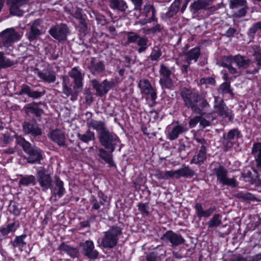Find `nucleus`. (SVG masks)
Returning a JSON list of instances; mask_svg holds the SVG:
<instances>
[{
    "label": "nucleus",
    "instance_id": "nucleus-1",
    "mask_svg": "<svg viewBox=\"0 0 261 261\" xmlns=\"http://www.w3.org/2000/svg\"><path fill=\"white\" fill-rule=\"evenodd\" d=\"M88 127L95 129L97 133V137L100 144L106 149L113 152L116 146L120 144L119 138L107 128L105 122L94 119L88 121Z\"/></svg>",
    "mask_w": 261,
    "mask_h": 261
},
{
    "label": "nucleus",
    "instance_id": "nucleus-2",
    "mask_svg": "<svg viewBox=\"0 0 261 261\" xmlns=\"http://www.w3.org/2000/svg\"><path fill=\"white\" fill-rule=\"evenodd\" d=\"M180 95L185 106L196 113H200L210 106L204 97L188 89H182Z\"/></svg>",
    "mask_w": 261,
    "mask_h": 261
},
{
    "label": "nucleus",
    "instance_id": "nucleus-3",
    "mask_svg": "<svg viewBox=\"0 0 261 261\" xmlns=\"http://www.w3.org/2000/svg\"><path fill=\"white\" fill-rule=\"evenodd\" d=\"M16 143L21 146L24 151L28 154L27 161L29 163L33 164L39 162L42 159L41 151L36 146L32 147L28 141L24 138L15 135Z\"/></svg>",
    "mask_w": 261,
    "mask_h": 261
},
{
    "label": "nucleus",
    "instance_id": "nucleus-4",
    "mask_svg": "<svg viewBox=\"0 0 261 261\" xmlns=\"http://www.w3.org/2000/svg\"><path fill=\"white\" fill-rule=\"evenodd\" d=\"M121 234V231L118 227H113L106 231L102 239L101 245L104 248H112L117 243L118 236Z\"/></svg>",
    "mask_w": 261,
    "mask_h": 261
},
{
    "label": "nucleus",
    "instance_id": "nucleus-5",
    "mask_svg": "<svg viewBox=\"0 0 261 261\" xmlns=\"http://www.w3.org/2000/svg\"><path fill=\"white\" fill-rule=\"evenodd\" d=\"M213 174L217 177V180L223 186H229L235 187L237 182L233 178L227 177V171L221 165H218L213 169Z\"/></svg>",
    "mask_w": 261,
    "mask_h": 261
},
{
    "label": "nucleus",
    "instance_id": "nucleus-6",
    "mask_svg": "<svg viewBox=\"0 0 261 261\" xmlns=\"http://www.w3.org/2000/svg\"><path fill=\"white\" fill-rule=\"evenodd\" d=\"M49 33L53 38L61 41L66 39L68 30L65 24H61L53 27L49 30Z\"/></svg>",
    "mask_w": 261,
    "mask_h": 261
},
{
    "label": "nucleus",
    "instance_id": "nucleus-7",
    "mask_svg": "<svg viewBox=\"0 0 261 261\" xmlns=\"http://www.w3.org/2000/svg\"><path fill=\"white\" fill-rule=\"evenodd\" d=\"M92 86L99 96L106 94L114 85L112 81L104 80L101 83H99L96 80L92 81Z\"/></svg>",
    "mask_w": 261,
    "mask_h": 261
},
{
    "label": "nucleus",
    "instance_id": "nucleus-8",
    "mask_svg": "<svg viewBox=\"0 0 261 261\" xmlns=\"http://www.w3.org/2000/svg\"><path fill=\"white\" fill-rule=\"evenodd\" d=\"M188 130L186 125L177 124L169 127L167 133V138L170 141L176 139L179 136Z\"/></svg>",
    "mask_w": 261,
    "mask_h": 261
},
{
    "label": "nucleus",
    "instance_id": "nucleus-9",
    "mask_svg": "<svg viewBox=\"0 0 261 261\" xmlns=\"http://www.w3.org/2000/svg\"><path fill=\"white\" fill-rule=\"evenodd\" d=\"M83 254L90 258H96L99 254L98 252L94 249V245L92 241H86L80 245Z\"/></svg>",
    "mask_w": 261,
    "mask_h": 261
},
{
    "label": "nucleus",
    "instance_id": "nucleus-10",
    "mask_svg": "<svg viewBox=\"0 0 261 261\" xmlns=\"http://www.w3.org/2000/svg\"><path fill=\"white\" fill-rule=\"evenodd\" d=\"M40 19H36L30 23V31L28 35V39L30 41L36 39L42 34L43 28Z\"/></svg>",
    "mask_w": 261,
    "mask_h": 261
},
{
    "label": "nucleus",
    "instance_id": "nucleus-11",
    "mask_svg": "<svg viewBox=\"0 0 261 261\" xmlns=\"http://www.w3.org/2000/svg\"><path fill=\"white\" fill-rule=\"evenodd\" d=\"M138 87L141 93L145 94L148 97H150L152 100L156 99V92L148 80L146 79L140 80Z\"/></svg>",
    "mask_w": 261,
    "mask_h": 261
},
{
    "label": "nucleus",
    "instance_id": "nucleus-12",
    "mask_svg": "<svg viewBox=\"0 0 261 261\" xmlns=\"http://www.w3.org/2000/svg\"><path fill=\"white\" fill-rule=\"evenodd\" d=\"M214 103V108L216 113L221 116L230 117L229 110L222 98L215 96Z\"/></svg>",
    "mask_w": 261,
    "mask_h": 261
},
{
    "label": "nucleus",
    "instance_id": "nucleus-13",
    "mask_svg": "<svg viewBox=\"0 0 261 261\" xmlns=\"http://www.w3.org/2000/svg\"><path fill=\"white\" fill-rule=\"evenodd\" d=\"M29 0H7V3L10 6V13L16 16H21L23 11L19 7L27 4Z\"/></svg>",
    "mask_w": 261,
    "mask_h": 261
},
{
    "label": "nucleus",
    "instance_id": "nucleus-14",
    "mask_svg": "<svg viewBox=\"0 0 261 261\" xmlns=\"http://www.w3.org/2000/svg\"><path fill=\"white\" fill-rule=\"evenodd\" d=\"M241 137L240 133L238 129L230 130L226 135H223L224 140L223 142L225 147L227 149L231 147L233 143Z\"/></svg>",
    "mask_w": 261,
    "mask_h": 261
},
{
    "label": "nucleus",
    "instance_id": "nucleus-15",
    "mask_svg": "<svg viewBox=\"0 0 261 261\" xmlns=\"http://www.w3.org/2000/svg\"><path fill=\"white\" fill-rule=\"evenodd\" d=\"M1 40L5 45L19 39V35L13 28L8 29L1 33Z\"/></svg>",
    "mask_w": 261,
    "mask_h": 261
},
{
    "label": "nucleus",
    "instance_id": "nucleus-16",
    "mask_svg": "<svg viewBox=\"0 0 261 261\" xmlns=\"http://www.w3.org/2000/svg\"><path fill=\"white\" fill-rule=\"evenodd\" d=\"M70 76L73 79V89L75 90L81 89L83 87V75L77 67L73 68L69 72Z\"/></svg>",
    "mask_w": 261,
    "mask_h": 261
},
{
    "label": "nucleus",
    "instance_id": "nucleus-17",
    "mask_svg": "<svg viewBox=\"0 0 261 261\" xmlns=\"http://www.w3.org/2000/svg\"><path fill=\"white\" fill-rule=\"evenodd\" d=\"M225 60L226 61H229L230 64L233 63H236L238 67L240 68H247L252 63L250 60H246L243 57L240 55L227 56L225 58Z\"/></svg>",
    "mask_w": 261,
    "mask_h": 261
},
{
    "label": "nucleus",
    "instance_id": "nucleus-18",
    "mask_svg": "<svg viewBox=\"0 0 261 261\" xmlns=\"http://www.w3.org/2000/svg\"><path fill=\"white\" fill-rule=\"evenodd\" d=\"M163 239L169 241L173 246H178L184 242V239L180 236L172 231L166 232L163 236Z\"/></svg>",
    "mask_w": 261,
    "mask_h": 261
},
{
    "label": "nucleus",
    "instance_id": "nucleus-19",
    "mask_svg": "<svg viewBox=\"0 0 261 261\" xmlns=\"http://www.w3.org/2000/svg\"><path fill=\"white\" fill-rule=\"evenodd\" d=\"M38 182L44 190L50 188L51 184V179L50 175L46 174L44 171H39L37 172Z\"/></svg>",
    "mask_w": 261,
    "mask_h": 261
},
{
    "label": "nucleus",
    "instance_id": "nucleus-20",
    "mask_svg": "<svg viewBox=\"0 0 261 261\" xmlns=\"http://www.w3.org/2000/svg\"><path fill=\"white\" fill-rule=\"evenodd\" d=\"M23 130L26 134H31L33 136H38L42 134L41 129L36 124L25 122L23 124Z\"/></svg>",
    "mask_w": 261,
    "mask_h": 261
},
{
    "label": "nucleus",
    "instance_id": "nucleus-21",
    "mask_svg": "<svg viewBox=\"0 0 261 261\" xmlns=\"http://www.w3.org/2000/svg\"><path fill=\"white\" fill-rule=\"evenodd\" d=\"M209 0H197L194 1L190 6L191 11L195 13L198 11L208 9L210 6Z\"/></svg>",
    "mask_w": 261,
    "mask_h": 261
},
{
    "label": "nucleus",
    "instance_id": "nucleus-22",
    "mask_svg": "<svg viewBox=\"0 0 261 261\" xmlns=\"http://www.w3.org/2000/svg\"><path fill=\"white\" fill-rule=\"evenodd\" d=\"M48 136L58 145L61 146L65 145V137L61 130L59 129L54 130L49 134Z\"/></svg>",
    "mask_w": 261,
    "mask_h": 261
},
{
    "label": "nucleus",
    "instance_id": "nucleus-23",
    "mask_svg": "<svg viewBox=\"0 0 261 261\" xmlns=\"http://www.w3.org/2000/svg\"><path fill=\"white\" fill-rule=\"evenodd\" d=\"M195 213L199 218L202 217L207 218L210 216L215 211V207H211L206 210H204L202 205L200 203H196L195 205Z\"/></svg>",
    "mask_w": 261,
    "mask_h": 261
},
{
    "label": "nucleus",
    "instance_id": "nucleus-24",
    "mask_svg": "<svg viewBox=\"0 0 261 261\" xmlns=\"http://www.w3.org/2000/svg\"><path fill=\"white\" fill-rule=\"evenodd\" d=\"M37 74L42 81L48 83L54 82L56 79V73L53 71L44 70L38 72Z\"/></svg>",
    "mask_w": 261,
    "mask_h": 261
},
{
    "label": "nucleus",
    "instance_id": "nucleus-25",
    "mask_svg": "<svg viewBox=\"0 0 261 261\" xmlns=\"http://www.w3.org/2000/svg\"><path fill=\"white\" fill-rule=\"evenodd\" d=\"M63 93L67 96L71 95V100L74 101L76 99L78 93L81 89H74V92L71 88L68 86V83H66V80L65 79L63 82Z\"/></svg>",
    "mask_w": 261,
    "mask_h": 261
},
{
    "label": "nucleus",
    "instance_id": "nucleus-26",
    "mask_svg": "<svg viewBox=\"0 0 261 261\" xmlns=\"http://www.w3.org/2000/svg\"><path fill=\"white\" fill-rule=\"evenodd\" d=\"M206 146H201L198 153L194 155L191 161V164H202L206 159Z\"/></svg>",
    "mask_w": 261,
    "mask_h": 261
},
{
    "label": "nucleus",
    "instance_id": "nucleus-27",
    "mask_svg": "<svg viewBox=\"0 0 261 261\" xmlns=\"http://www.w3.org/2000/svg\"><path fill=\"white\" fill-rule=\"evenodd\" d=\"M18 185L19 186H29L36 184V177L32 175H21Z\"/></svg>",
    "mask_w": 261,
    "mask_h": 261
},
{
    "label": "nucleus",
    "instance_id": "nucleus-28",
    "mask_svg": "<svg viewBox=\"0 0 261 261\" xmlns=\"http://www.w3.org/2000/svg\"><path fill=\"white\" fill-rule=\"evenodd\" d=\"M252 153L255 158L257 167L261 168V143L254 144L252 149Z\"/></svg>",
    "mask_w": 261,
    "mask_h": 261
},
{
    "label": "nucleus",
    "instance_id": "nucleus-29",
    "mask_svg": "<svg viewBox=\"0 0 261 261\" xmlns=\"http://www.w3.org/2000/svg\"><path fill=\"white\" fill-rule=\"evenodd\" d=\"M200 49L198 47H195L191 49L189 52H188L185 58V62H189L191 60H194L196 62L200 56Z\"/></svg>",
    "mask_w": 261,
    "mask_h": 261
},
{
    "label": "nucleus",
    "instance_id": "nucleus-30",
    "mask_svg": "<svg viewBox=\"0 0 261 261\" xmlns=\"http://www.w3.org/2000/svg\"><path fill=\"white\" fill-rule=\"evenodd\" d=\"M25 93L28 94L30 97L34 98H38L42 96L43 94V93L38 92L37 91H32L30 88L27 86L23 85L20 91V94Z\"/></svg>",
    "mask_w": 261,
    "mask_h": 261
},
{
    "label": "nucleus",
    "instance_id": "nucleus-31",
    "mask_svg": "<svg viewBox=\"0 0 261 261\" xmlns=\"http://www.w3.org/2000/svg\"><path fill=\"white\" fill-rule=\"evenodd\" d=\"M77 136L80 141L85 143L95 139V134L90 130H88L84 134H78Z\"/></svg>",
    "mask_w": 261,
    "mask_h": 261
},
{
    "label": "nucleus",
    "instance_id": "nucleus-32",
    "mask_svg": "<svg viewBox=\"0 0 261 261\" xmlns=\"http://www.w3.org/2000/svg\"><path fill=\"white\" fill-rule=\"evenodd\" d=\"M89 68L93 74L102 72L105 69L104 65L102 62H95L94 60L91 61Z\"/></svg>",
    "mask_w": 261,
    "mask_h": 261
},
{
    "label": "nucleus",
    "instance_id": "nucleus-33",
    "mask_svg": "<svg viewBox=\"0 0 261 261\" xmlns=\"http://www.w3.org/2000/svg\"><path fill=\"white\" fill-rule=\"evenodd\" d=\"M98 151V155L101 159L104 160L107 163L109 164L111 166L114 165L112 160V154L108 153L103 148H99Z\"/></svg>",
    "mask_w": 261,
    "mask_h": 261
},
{
    "label": "nucleus",
    "instance_id": "nucleus-34",
    "mask_svg": "<svg viewBox=\"0 0 261 261\" xmlns=\"http://www.w3.org/2000/svg\"><path fill=\"white\" fill-rule=\"evenodd\" d=\"M110 7L112 9L123 11L127 8L126 3L123 0H110Z\"/></svg>",
    "mask_w": 261,
    "mask_h": 261
},
{
    "label": "nucleus",
    "instance_id": "nucleus-35",
    "mask_svg": "<svg viewBox=\"0 0 261 261\" xmlns=\"http://www.w3.org/2000/svg\"><path fill=\"white\" fill-rule=\"evenodd\" d=\"M24 109L25 113L28 115L34 114L37 116H40L43 113V111L35 104L28 105L27 107H25Z\"/></svg>",
    "mask_w": 261,
    "mask_h": 261
},
{
    "label": "nucleus",
    "instance_id": "nucleus-36",
    "mask_svg": "<svg viewBox=\"0 0 261 261\" xmlns=\"http://www.w3.org/2000/svg\"><path fill=\"white\" fill-rule=\"evenodd\" d=\"M176 178H180V177L184 176H192L194 175V171L191 169L189 167H184L176 170Z\"/></svg>",
    "mask_w": 261,
    "mask_h": 261
},
{
    "label": "nucleus",
    "instance_id": "nucleus-37",
    "mask_svg": "<svg viewBox=\"0 0 261 261\" xmlns=\"http://www.w3.org/2000/svg\"><path fill=\"white\" fill-rule=\"evenodd\" d=\"M53 195L55 196H58L61 197L64 193V188H63V182L62 181L57 180L56 182V186L52 190Z\"/></svg>",
    "mask_w": 261,
    "mask_h": 261
},
{
    "label": "nucleus",
    "instance_id": "nucleus-38",
    "mask_svg": "<svg viewBox=\"0 0 261 261\" xmlns=\"http://www.w3.org/2000/svg\"><path fill=\"white\" fill-rule=\"evenodd\" d=\"M180 5V0H176L171 5L168 12L166 15L167 17H172L174 16L179 10V7Z\"/></svg>",
    "mask_w": 261,
    "mask_h": 261
},
{
    "label": "nucleus",
    "instance_id": "nucleus-39",
    "mask_svg": "<svg viewBox=\"0 0 261 261\" xmlns=\"http://www.w3.org/2000/svg\"><path fill=\"white\" fill-rule=\"evenodd\" d=\"M221 223V215L220 214H215L207 222V225L208 227L212 228L219 226Z\"/></svg>",
    "mask_w": 261,
    "mask_h": 261
},
{
    "label": "nucleus",
    "instance_id": "nucleus-40",
    "mask_svg": "<svg viewBox=\"0 0 261 261\" xmlns=\"http://www.w3.org/2000/svg\"><path fill=\"white\" fill-rule=\"evenodd\" d=\"M144 11L145 13L146 17L148 16L150 12L151 13V18L148 22H150L152 21H154L155 11L152 5L149 3H146L144 7Z\"/></svg>",
    "mask_w": 261,
    "mask_h": 261
},
{
    "label": "nucleus",
    "instance_id": "nucleus-41",
    "mask_svg": "<svg viewBox=\"0 0 261 261\" xmlns=\"http://www.w3.org/2000/svg\"><path fill=\"white\" fill-rule=\"evenodd\" d=\"M25 237V235L17 237L14 242V246L18 247L21 251H22L26 247V243L23 240Z\"/></svg>",
    "mask_w": 261,
    "mask_h": 261
},
{
    "label": "nucleus",
    "instance_id": "nucleus-42",
    "mask_svg": "<svg viewBox=\"0 0 261 261\" xmlns=\"http://www.w3.org/2000/svg\"><path fill=\"white\" fill-rule=\"evenodd\" d=\"M246 5L245 0H231L230 1V8L231 9H238Z\"/></svg>",
    "mask_w": 261,
    "mask_h": 261
},
{
    "label": "nucleus",
    "instance_id": "nucleus-43",
    "mask_svg": "<svg viewBox=\"0 0 261 261\" xmlns=\"http://www.w3.org/2000/svg\"><path fill=\"white\" fill-rule=\"evenodd\" d=\"M18 225L16 223H12L8 224L5 227H3L0 228V232L3 234L6 235L10 232L14 231L16 230Z\"/></svg>",
    "mask_w": 261,
    "mask_h": 261
},
{
    "label": "nucleus",
    "instance_id": "nucleus-44",
    "mask_svg": "<svg viewBox=\"0 0 261 261\" xmlns=\"http://www.w3.org/2000/svg\"><path fill=\"white\" fill-rule=\"evenodd\" d=\"M147 42L148 40L146 38L140 37L138 40L137 43L139 48L138 49V51L141 53L145 51L147 48Z\"/></svg>",
    "mask_w": 261,
    "mask_h": 261
},
{
    "label": "nucleus",
    "instance_id": "nucleus-45",
    "mask_svg": "<svg viewBox=\"0 0 261 261\" xmlns=\"http://www.w3.org/2000/svg\"><path fill=\"white\" fill-rule=\"evenodd\" d=\"M160 83L163 88H170L173 86V82L171 77H161Z\"/></svg>",
    "mask_w": 261,
    "mask_h": 261
},
{
    "label": "nucleus",
    "instance_id": "nucleus-46",
    "mask_svg": "<svg viewBox=\"0 0 261 261\" xmlns=\"http://www.w3.org/2000/svg\"><path fill=\"white\" fill-rule=\"evenodd\" d=\"M237 197L239 199L247 201H252L255 198L254 196L249 193L241 192L237 194Z\"/></svg>",
    "mask_w": 261,
    "mask_h": 261
},
{
    "label": "nucleus",
    "instance_id": "nucleus-47",
    "mask_svg": "<svg viewBox=\"0 0 261 261\" xmlns=\"http://www.w3.org/2000/svg\"><path fill=\"white\" fill-rule=\"evenodd\" d=\"M160 73L161 77H170L171 71L168 67L165 66L164 64H162L160 66Z\"/></svg>",
    "mask_w": 261,
    "mask_h": 261
},
{
    "label": "nucleus",
    "instance_id": "nucleus-48",
    "mask_svg": "<svg viewBox=\"0 0 261 261\" xmlns=\"http://www.w3.org/2000/svg\"><path fill=\"white\" fill-rule=\"evenodd\" d=\"M12 65V62L4 57L3 54L0 52V69L5 67L11 66Z\"/></svg>",
    "mask_w": 261,
    "mask_h": 261
},
{
    "label": "nucleus",
    "instance_id": "nucleus-49",
    "mask_svg": "<svg viewBox=\"0 0 261 261\" xmlns=\"http://www.w3.org/2000/svg\"><path fill=\"white\" fill-rule=\"evenodd\" d=\"M218 91L222 94L231 93V90L230 89V83L227 82L222 83L220 86Z\"/></svg>",
    "mask_w": 261,
    "mask_h": 261
},
{
    "label": "nucleus",
    "instance_id": "nucleus-50",
    "mask_svg": "<svg viewBox=\"0 0 261 261\" xmlns=\"http://www.w3.org/2000/svg\"><path fill=\"white\" fill-rule=\"evenodd\" d=\"M9 211L10 213L15 215H18L20 212V208L16 203H11L9 206Z\"/></svg>",
    "mask_w": 261,
    "mask_h": 261
},
{
    "label": "nucleus",
    "instance_id": "nucleus-51",
    "mask_svg": "<svg viewBox=\"0 0 261 261\" xmlns=\"http://www.w3.org/2000/svg\"><path fill=\"white\" fill-rule=\"evenodd\" d=\"M161 54L160 49L158 46H155L153 48L151 52L150 58L153 61H156L159 59Z\"/></svg>",
    "mask_w": 261,
    "mask_h": 261
},
{
    "label": "nucleus",
    "instance_id": "nucleus-52",
    "mask_svg": "<svg viewBox=\"0 0 261 261\" xmlns=\"http://www.w3.org/2000/svg\"><path fill=\"white\" fill-rule=\"evenodd\" d=\"M160 177L166 179L169 178H176V170L166 171L161 174Z\"/></svg>",
    "mask_w": 261,
    "mask_h": 261
},
{
    "label": "nucleus",
    "instance_id": "nucleus-53",
    "mask_svg": "<svg viewBox=\"0 0 261 261\" xmlns=\"http://www.w3.org/2000/svg\"><path fill=\"white\" fill-rule=\"evenodd\" d=\"M247 7L245 6L244 7L238 9V10L235 12L233 14V16L237 18L242 17L244 16L247 12Z\"/></svg>",
    "mask_w": 261,
    "mask_h": 261
},
{
    "label": "nucleus",
    "instance_id": "nucleus-54",
    "mask_svg": "<svg viewBox=\"0 0 261 261\" xmlns=\"http://www.w3.org/2000/svg\"><path fill=\"white\" fill-rule=\"evenodd\" d=\"M140 37L135 33H129L127 35V41L128 43L137 42Z\"/></svg>",
    "mask_w": 261,
    "mask_h": 261
},
{
    "label": "nucleus",
    "instance_id": "nucleus-55",
    "mask_svg": "<svg viewBox=\"0 0 261 261\" xmlns=\"http://www.w3.org/2000/svg\"><path fill=\"white\" fill-rule=\"evenodd\" d=\"M253 55L255 57L257 64L261 66V50L258 48H256Z\"/></svg>",
    "mask_w": 261,
    "mask_h": 261
},
{
    "label": "nucleus",
    "instance_id": "nucleus-56",
    "mask_svg": "<svg viewBox=\"0 0 261 261\" xmlns=\"http://www.w3.org/2000/svg\"><path fill=\"white\" fill-rule=\"evenodd\" d=\"M200 83L201 84H210L212 85H215V81L212 77L202 78L200 81Z\"/></svg>",
    "mask_w": 261,
    "mask_h": 261
},
{
    "label": "nucleus",
    "instance_id": "nucleus-57",
    "mask_svg": "<svg viewBox=\"0 0 261 261\" xmlns=\"http://www.w3.org/2000/svg\"><path fill=\"white\" fill-rule=\"evenodd\" d=\"M139 211L146 215L148 214V206L147 203H140L138 205Z\"/></svg>",
    "mask_w": 261,
    "mask_h": 261
},
{
    "label": "nucleus",
    "instance_id": "nucleus-58",
    "mask_svg": "<svg viewBox=\"0 0 261 261\" xmlns=\"http://www.w3.org/2000/svg\"><path fill=\"white\" fill-rule=\"evenodd\" d=\"M200 120V117L196 116L193 119H191L189 121V125L190 127L193 128L196 126V125L199 122Z\"/></svg>",
    "mask_w": 261,
    "mask_h": 261
},
{
    "label": "nucleus",
    "instance_id": "nucleus-59",
    "mask_svg": "<svg viewBox=\"0 0 261 261\" xmlns=\"http://www.w3.org/2000/svg\"><path fill=\"white\" fill-rule=\"evenodd\" d=\"M143 0H132L135 5V9L140 11Z\"/></svg>",
    "mask_w": 261,
    "mask_h": 261
},
{
    "label": "nucleus",
    "instance_id": "nucleus-60",
    "mask_svg": "<svg viewBox=\"0 0 261 261\" xmlns=\"http://www.w3.org/2000/svg\"><path fill=\"white\" fill-rule=\"evenodd\" d=\"M228 62L227 63H223L224 66L227 67L229 72L231 74H235L237 72V70L236 68H233L231 66V64H230L229 61H227Z\"/></svg>",
    "mask_w": 261,
    "mask_h": 261
},
{
    "label": "nucleus",
    "instance_id": "nucleus-61",
    "mask_svg": "<svg viewBox=\"0 0 261 261\" xmlns=\"http://www.w3.org/2000/svg\"><path fill=\"white\" fill-rule=\"evenodd\" d=\"M200 125L202 127L204 128L206 126L210 125V123L208 120H206L204 118L200 117V120H199Z\"/></svg>",
    "mask_w": 261,
    "mask_h": 261
},
{
    "label": "nucleus",
    "instance_id": "nucleus-62",
    "mask_svg": "<svg viewBox=\"0 0 261 261\" xmlns=\"http://www.w3.org/2000/svg\"><path fill=\"white\" fill-rule=\"evenodd\" d=\"M12 138L8 134L4 135L3 141L5 143H9L12 141Z\"/></svg>",
    "mask_w": 261,
    "mask_h": 261
},
{
    "label": "nucleus",
    "instance_id": "nucleus-63",
    "mask_svg": "<svg viewBox=\"0 0 261 261\" xmlns=\"http://www.w3.org/2000/svg\"><path fill=\"white\" fill-rule=\"evenodd\" d=\"M194 139L197 141V142L201 144V146H205V145L206 144V141L204 139L198 138L196 136V135L194 136Z\"/></svg>",
    "mask_w": 261,
    "mask_h": 261
},
{
    "label": "nucleus",
    "instance_id": "nucleus-64",
    "mask_svg": "<svg viewBox=\"0 0 261 261\" xmlns=\"http://www.w3.org/2000/svg\"><path fill=\"white\" fill-rule=\"evenodd\" d=\"M261 259V254H258L254 255L253 257H249L248 258V260L250 261H258Z\"/></svg>",
    "mask_w": 261,
    "mask_h": 261
}]
</instances>
